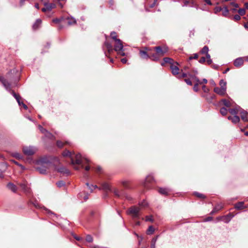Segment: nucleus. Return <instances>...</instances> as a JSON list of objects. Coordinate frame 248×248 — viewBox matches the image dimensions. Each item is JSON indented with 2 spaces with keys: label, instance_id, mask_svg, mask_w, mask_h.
<instances>
[{
  "label": "nucleus",
  "instance_id": "obj_1",
  "mask_svg": "<svg viewBox=\"0 0 248 248\" xmlns=\"http://www.w3.org/2000/svg\"><path fill=\"white\" fill-rule=\"evenodd\" d=\"M152 51L155 50V53H150V59L154 61H158L160 58L163 56L168 51L167 47L164 46H155L151 48Z\"/></svg>",
  "mask_w": 248,
  "mask_h": 248
},
{
  "label": "nucleus",
  "instance_id": "obj_2",
  "mask_svg": "<svg viewBox=\"0 0 248 248\" xmlns=\"http://www.w3.org/2000/svg\"><path fill=\"white\" fill-rule=\"evenodd\" d=\"M219 85L220 87H215L214 91L218 95L223 96L226 93V82L222 79L219 82Z\"/></svg>",
  "mask_w": 248,
  "mask_h": 248
},
{
  "label": "nucleus",
  "instance_id": "obj_3",
  "mask_svg": "<svg viewBox=\"0 0 248 248\" xmlns=\"http://www.w3.org/2000/svg\"><path fill=\"white\" fill-rule=\"evenodd\" d=\"M178 63L175 62V63H172L170 65V68L171 70V72L174 75H177L178 78H187V74L185 73H180V69L177 66Z\"/></svg>",
  "mask_w": 248,
  "mask_h": 248
},
{
  "label": "nucleus",
  "instance_id": "obj_4",
  "mask_svg": "<svg viewBox=\"0 0 248 248\" xmlns=\"http://www.w3.org/2000/svg\"><path fill=\"white\" fill-rule=\"evenodd\" d=\"M140 208L138 207L133 206L129 209L127 213L133 217H137L140 215Z\"/></svg>",
  "mask_w": 248,
  "mask_h": 248
},
{
  "label": "nucleus",
  "instance_id": "obj_5",
  "mask_svg": "<svg viewBox=\"0 0 248 248\" xmlns=\"http://www.w3.org/2000/svg\"><path fill=\"white\" fill-rule=\"evenodd\" d=\"M150 51H152L151 48L148 47L144 48V50H140V54L141 58L143 59H148L149 58L150 59V54H148V52Z\"/></svg>",
  "mask_w": 248,
  "mask_h": 248
},
{
  "label": "nucleus",
  "instance_id": "obj_6",
  "mask_svg": "<svg viewBox=\"0 0 248 248\" xmlns=\"http://www.w3.org/2000/svg\"><path fill=\"white\" fill-rule=\"evenodd\" d=\"M23 151L25 155H31L35 153L36 150L32 147L26 146L23 148Z\"/></svg>",
  "mask_w": 248,
  "mask_h": 248
},
{
  "label": "nucleus",
  "instance_id": "obj_7",
  "mask_svg": "<svg viewBox=\"0 0 248 248\" xmlns=\"http://www.w3.org/2000/svg\"><path fill=\"white\" fill-rule=\"evenodd\" d=\"M81 156L80 154H77L75 156V160L71 157V163L73 165H80L82 163L81 159Z\"/></svg>",
  "mask_w": 248,
  "mask_h": 248
},
{
  "label": "nucleus",
  "instance_id": "obj_8",
  "mask_svg": "<svg viewBox=\"0 0 248 248\" xmlns=\"http://www.w3.org/2000/svg\"><path fill=\"white\" fill-rule=\"evenodd\" d=\"M208 47L207 46H205L201 50V53L202 54H205L206 58L207 59V62L208 64H211L212 62L211 59H210V56L208 53Z\"/></svg>",
  "mask_w": 248,
  "mask_h": 248
},
{
  "label": "nucleus",
  "instance_id": "obj_9",
  "mask_svg": "<svg viewBox=\"0 0 248 248\" xmlns=\"http://www.w3.org/2000/svg\"><path fill=\"white\" fill-rule=\"evenodd\" d=\"M123 48V45L120 39L115 41L114 49L116 51H121Z\"/></svg>",
  "mask_w": 248,
  "mask_h": 248
},
{
  "label": "nucleus",
  "instance_id": "obj_10",
  "mask_svg": "<svg viewBox=\"0 0 248 248\" xmlns=\"http://www.w3.org/2000/svg\"><path fill=\"white\" fill-rule=\"evenodd\" d=\"M220 104H223L226 107L230 108L234 106V103L232 100H229L226 99H222L220 101Z\"/></svg>",
  "mask_w": 248,
  "mask_h": 248
},
{
  "label": "nucleus",
  "instance_id": "obj_11",
  "mask_svg": "<svg viewBox=\"0 0 248 248\" xmlns=\"http://www.w3.org/2000/svg\"><path fill=\"white\" fill-rule=\"evenodd\" d=\"M244 59L248 61V57L239 58L234 61V65L236 67L241 66L244 62Z\"/></svg>",
  "mask_w": 248,
  "mask_h": 248
},
{
  "label": "nucleus",
  "instance_id": "obj_12",
  "mask_svg": "<svg viewBox=\"0 0 248 248\" xmlns=\"http://www.w3.org/2000/svg\"><path fill=\"white\" fill-rule=\"evenodd\" d=\"M45 7L43 8L42 10L44 12H46V11H50L52 9H54L56 7V5L54 3H46L45 4Z\"/></svg>",
  "mask_w": 248,
  "mask_h": 248
},
{
  "label": "nucleus",
  "instance_id": "obj_13",
  "mask_svg": "<svg viewBox=\"0 0 248 248\" xmlns=\"http://www.w3.org/2000/svg\"><path fill=\"white\" fill-rule=\"evenodd\" d=\"M39 128L41 132L42 133H44L46 137H48V138L50 139H52L53 137V136L51 133L47 131L42 126L39 125Z\"/></svg>",
  "mask_w": 248,
  "mask_h": 248
},
{
  "label": "nucleus",
  "instance_id": "obj_14",
  "mask_svg": "<svg viewBox=\"0 0 248 248\" xmlns=\"http://www.w3.org/2000/svg\"><path fill=\"white\" fill-rule=\"evenodd\" d=\"M12 93H13V96L15 97L16 101H17L18 105L19 106L22 105L25 109H27V106L25 104H24L23 102H21L20 101V97L19 95L16 94L14 92H12Z\"/></svg>",
  "mask_w": 248,
  "mask_h": 248
},
{
  "label": "nucleus",
  "instance_id": "obj_15",
  "mask_svg": "<svg viewBox=\"0 0 248 248\" xmlns=\"http://www.w3.org/2000/svg\"><path fill=\"white\" fill-rule=\"evenodd\" d=\"M65 23H66L68 25H73L76 23V20L71 17H67V18L64 19Z\"/></svg>",
  "mask_w": 248,
  "mask_h": 248
},
{
  "label": "nucleus",
  "instance_id": "obj_16",
  "mask_svg": "<svg viewBox=\"0 0 248 248\" xmlns=\"http://www.w3.org/2000/svg\"><path fill=\"white\" fill-rule=\"evenodd\" d=\"M47 165V163H45L42 167H37V170L42 174H45L46 172V166Z\"/></svg>",
  "mask_w": 248,
  "mask_h": 248
},
{
  "label": "nucleus",
  "instance_id": "obj_17",
  "mask_svg": "<svg viewBox=\"0 0 248 248\" xmlns=\"http://www.w3.org/2000/svg\"><path fill=\"white\" fill-rule=\"evenodd\" d=\"M163 61H164V62L161 63V65L162 66H164L165 63H170V65H171V64L173 63V60L169 57L164 58L163 59Z\"/></svg>",
  "mask_w": 248,
  "mask_h": 248
},
{
  "label": "nucleus",
  "instance_id": "obj_18",
  "mask_svg": "<svg viewBox=\"0 0 248 248\" xmlns=\"http://www.w3.org/2000/svg\"><path fill=\"white\" fill-rule=\"evenodd\" d=\"M228 119L232 120V122L234 124L238 123L240 121L239 117L236 115H234L233 117L230 116L228 117Z\"/></svg>",
  "mask_w": 248,
  "mask_h": 248
},
{
  "label": "nucleus",
  "instance_id": "obj_19",
  "mask_svg": "<svg viewBox=\"0 0 248 248\" xmlns=\"http://www.w3.org/2000/svg\"><path fill=\"white\" fill-rule=\"evenodd\" d=\"M58 171L63 174H69V170L64 167H60L57 169Z\"/></svg>",
  "mask_w": 248,
  "mask_h": 248
},
{
  "label": "nucleus",
  "instance_id": "obj_20",
  "mask_svg": "<svg viewBox=\"0 0 248 248\" xmlns=\"http://www.w3.org/2000/svg\"><path fill=\"white\" fill-rule=\"evenodd\" d=\"M235 208L237 209L241 210L245 208L243 202H239L235 205Z\"/></svg>",
  "mask_w": 248,
  "mask_h": 248
},
{
  "label": "nucleus",
  "instance_id": "obj_21",
  "mask_svg": "<svg viewBox=\"0 0 248 248\" xmlns=\"http://www.w3.org/2000/svg\"><path fill=\"white\" fill-rule=\"evenodd\" d=\"M101 188L105 190H110V186L107 183H104L102 184Z\"/></svg>",
  "mask_w": 248,
  "mask_h": 248
},
{
  "label": "nucleus",
  "instance_id": "obj_22",
  "mask_svg": "<svg viewBox=\"0 0 248 248\" xmlns=\"http://www.w3.org/2000/svg\"><path fill=\"white\" fill-rule=\"evenodd\" d=\"M188 76L190 77V78L192 79L194 82H195L196 81H198L200 83V84H202V82H201L199 79V78L197 77H196L195 75H193L191 74H188Z\"/></svg>",
  "mask_w": 248,
  "mask_h": 248
},
{
  "label": "nucleus",
  "instance_id": "obj_23",
  "mask_svg": "<svg viewBox=\"0 0 248 248\" xmlns=\"http://www.w3.org/2000/svg\"><path fill=\"white\" fill-rule=\"evenodd\" d=\"M8 188L13 192H16V186L12 183H9L7 185Z\"/></svg>",
  "mask_w": 248,
  "mask_h": 248
},
{
  "label": "nucleus",
  "instance_id": "obj_24",
  "mask_svg": "<svg viewBox=\"0 0 248 248\" xmlns=\"http://www.w3.org/2000/svg\"><path fill=\"white\" fill-rule=\"evenodd\" d=\"M239 109L240 108L239 107H236L234 108L230 109L229 111L232 114L235 115L238 113Z\"/></svg>",
  "mask_w": 248,
  "mask_h": 248
},
{
  "label": "nucleus",
  "instance_id": "obj_25",
  "mask_svg": "<svg viewBox=\"0 0 248 248\" xmlns=\"http://www.w3.org/2000/svg\"><path fill=\"white\" fill-rule=\"evenodd\" d=\"M1 81L3 85V86L5 87L6 90L10 89V84L4 78H1Z\"/></svg>",
  "mask_w": 248,
  "mask_h": 248
},
{
  "label": "nucleus",
  "instance_id": "obj_26",
  "mask_svg": "<svg viewBox=\"0 0 248 248\" xmlns=\"http://www.w3.org/2000/svg\"><path fill=\"white\" fill-rule=\"evenodd\" d=\"M160 193L164 195H166L169 193V190L167 188H160L158 190Z\"/></svg>",
  "mask_w": 248,
  "mask_h": 248
},
{
  "label": "nucleus",
  "instance_id": "obj_27",
  "mask_svg": "<svg viewBox=\"0 0 248 248\" xmlns=\"http://www.w3.org/2000/svg\"><path fill=\"white\" fill-rule=\"evenodd\" d=\"M41 23V20L40 19H37L33 25V29H34V30L37 29L39 27Z\"/></svg>",
  "mask_w": 248,
  "mask_h": 248
},
{
  "label": "nucleus",
  "instance_id": "obj_28",
  "mask_svg": "<svg viewBox=\"0 0 248 248\" xmlns=\"http://www.w3.org/2000/svg\"><path fill=\"white\" fill-rule=\"evenodd\" d=\"M188 76V78H186L185 79V81L186 82V83L187 84V85H192V81H191V80L192 79L190 78V77L188 76V74L187 75V76Z\"/></svg>",
  "mask_w": 248,
  "mask_h": 248
},
{
  "label": "nucleus",
  "instance_id": "obj_29",
  "mask_svg": "<svg viewBox=\"0 0 248 248\" xmlns=\"http://www.w3.org/2000/svg\"><path fill=\"white\" fill-rule=\"evenodd\" d=\"M65 144H68V142L65 141V143H63L60 140L57 141V145L60 148L62 147Z\"/></svg>",
  "mask_w": 248,
  "mask_h": 248
},
{
  "label": "nucleus",
  "instance_id": "obj_30",
  "mask_svg": "<svg viewBox=\"0 0 248 248\" xmlns=\"http://www.w3.org/2000/svg\"><path fill=\"white\" fill-rule=\"evenodd\" d=\"M154 228L152 226H150L147 231V234L149 235L152 234L154 233Z\"/></svg>",
  "mask_w": 248,
  "mask_h": 248
},
{
  "label": "nucleus",
  "instance_id": "obj_31",
  "mask_svg": "<svg viewBox=\"0 0 248 248\" xmlns=\"http://www.w3.org/2000/svg\"><path fill=\"white\" fill-rule=\"evenodd\" d=\"M221 11L222 12V14L224 16H227L229 13V10H228L227 8L226 7H224L222 8Z\"/></svg>",
  "mask_w": 248,
  "mask_h": 248
},
{
  "label": "nucleus",
  "instance_id": "obj_32",
  "mask_svg": "<svg viewBox=\"0 0 248 248\" xmlns=\"http://www.w3.org/2000/svg\"><path fill=\"white\" fill-rule=\"evenodd\" d=\"M105 44L108 52H110L112 50V47L110 44L106 42Z\"/></svg>",
  "mask_w": 248,
  "mask_h": 248
},
{
  "label": "nucleus",
  "instance_id": "obj_33",
  "mask_svg": "<svg viewBox=\"0 0 248 248\" xmlns=\"http://www.w3.org/2000/svg\"><path fill=\"white\" fill-rule=\"evenodd\" d=\"M232 217L233 216L231 215H228L226 217H223V220L225 222H228L231 219V218H232Z\"/></svg>",
  "mask_w": 248,
  "mask_h": 248
},
{
  "label": "nucleus",
  "instance_id": "obj_34",
  "mask_svg": "<svg viewBox=\"0 0 248 248\" xmlns=\"http://www.w3.org/2000/svg\"><path fill=\"white\" fill-rule=\"evenodd\" d=\"M63 156H70L71 158L72 157L71 153L69 151H64L62 154Z\"/></svg>",
  "mask_w": 248,
  "mask_h": 248
},
{
  "label": "nucleus",
  "instance_id": "obj_35",
  "mask_svg": "<svg viewBox=\"0 0 248 248\" xmlns=\"http://www.w3.org/2000/svg\"><path fill=\"white\" fill-rule=\"evenodd\" d=\"M227 109L225 108H222L220 110V112L222 115H226L227 113Z\"/></svg>",
  "mask_w": 248,
  "mask_h": 248
},
{
  "label": "nucleus",
  "instance_id": "obj_36",
  "mask_svg": "<svg viewBox=\"0 0 248 248\" xmlns=\"http://www.w3.org/2000/svg\"><path fill=\"white\" fill-rule=\"evenodd\" d=\"M247 116V113L243 111L241 113V117L242 120L244 121H247V119L246 118Z\"/></svg>",
  "mask_w": 248,
  "mask_h": 248
},
{
  "label": "nucleus",
  "instance_id": "obj_37",
  "mask_svg": "<svg viewBox=\"0 0 248 248\" xmlns=\"http://www.w3.org/2000/svg\"><path fill=\"white\" fill-rule=\"evenodd\" d=\"M110 36L111 38L114 40V41L118 39L117 38L116 33L115 32H111Z\"/></svg>",
  "mask_w": 248,
  "mask_h": 248
},
{
  "label": "nucleus",
  "instance_id": "obj_38",
  "mask_svg": "<svg viewBox=\"0 0 248 248\" xmlns=\"http://www.w3.org/2000/svg\"><path fill=\"white\" fill-rule=\"evenodd\" d=\"M193 90L196 92H197L199 91V83H195L194 84V85L193 87Z\"/></svg>",
  "mask_w": 248,
  "mask_h": 248
},
{
  "label": "nucleus",
  "instance_id": "obj_39",
  "mask_svg": "<svg viewBox=\"0 0 248 248\" xmlns=\"http://www.w3.org/2000/svg\"><path fill=\"white\" fill-rule=\"evenodd\" d=\"M238 12L239 14V15L241 16H243V15H245L246 13L245 9H240L238 11Z\"/></svg>",
  "mask_w": 248,
  "mask_h": 248
},
{
  "label": "nucleus",
  "instance_id": "obj_40",
  "mask_svg": "<svg viewBox=\"0 0 248 248\" xmlns=\"http://www.w3.org/2000/svg\"><path fill=\"white\" fill-rule=\"evenodd\" d=\"M87 186L89 187V188L91 190V192H93V189H95L96 188H97V186L95 185V186H93L92 185L91 186L89 185V184L87 183Z\"/></svg>",
  "mask_w": 248,
  "mask_h": 248
},
{
  "label": "nucleus",
  "instance_id": "obj_41",
  "mask_svg": "<svg viewBox=\"0 0 248 248\" xmlns=\"http://www.w3.org/2000/svg\"><path fill=\"white\" fill-rule=\"evenodd\" d=\"M13 156L14 157H15L16 158H18L19 159L22 158V156L19 153H14L13 154Z\"/></svg>",
  "mask_w": 248,
  "mask_h": 248
},
{
  "label": "nucleus",
  "instance_id": "obj_42",
  "mask_svg": "<svg viewBox=\"0 0 248 248\" xmlns=\"http://www.w3.org/2000/svg\"><path fill=\"white\" fill-rule=\"evenodd\" d=\"M86 240L88 242H92L93 241V238L91 235H87L86 237Z\"/></svg>",
  "mask_w": 248,
  "mask_h": 248
},
{
  "label": "nucleus",
  "instance_id": "obj_43",
  "mask_svg": "<svg viewBox=\"0 0 248 248\" xmlns=\"http://www.w3.org/2000/svg\"><path fill=\"white\" fill-rule=\"evenodd\" d=\"M207 61V59L206 58V57H202L200 60H199V62L200 63H203L205 61Z\"/></svg>",
  "mask_w": 248,
  "mask_h": 248
},
{
  "label": "nucleus",
  "instance_id": "obj_44",
  "mask_svg": "<svg viewBox=\"0 0 248 248\" xmlns=\"http://www.w3.org/2000/svg\"><path fill=\"white\" fill-rule=\"evenodd\" d=\"M202 89L204 93H208L209 89L205 85L202 86Z\"/></svg>",
  "mask_w": 248,
  "mask_h": 248
},
{
  "label": "nucleus",
  "instance_id": "obj_45",
  "mask_svg": "<svg viewBox=\"0 0 248 248\" xmlns=\"http://www.w3.org/2000/svg\"><path fill=\"white\" fill-rule=\"evenodd\" d=\"M197 197L200 198H204V196L202 195V194H200L197 192L195 193L194 194Z\"/></svg>",
  "mask_w": 248,
  "mask_h": 248
},
{
  "label": "nucleus",
  "instance_id": "obj_46",
  "mask_svg": "<svg viewBox=\"0 0 248 248\" xmlns=\"http://www.w3.org/2000/svg\"><path fill=\"white\" fill-rule=\"evenodd\" d=\"M240 18H241V17H240V16L238 15H235L233 17V19L235 21H238V20H240Z\"/></svg>",
  "mask_w": 248,
  "mask_h": 248
},
{
  "label": "nucleus",
  "instance_id": "obj_47",
  "mask_svg": "<svg viewBox=\"0 0 248 248\" xmlns=\"http://www.w3.org/2000/svg\"><path fill=\"white\" fill-rule=\"evenodd\" d=\"M64 20V18H62L61 19L56 18L53 20V22L55 23H58L60 22L61 20Z\"/></svg>",
  "mask_w": 248,
  "mask_h": 248
},
{
  "label": "nucleus",
  "instance_id": "obj_48",
  "mask_svg": "<svg viewBox=\"0 0 248 248\" xmlns=\"http://www.w3.org/2000/svg\"><path fill=\"white\" fill-rule=\"evenodd\" d=\"M57 185L58 187H62L64 186V183L62 181L59 182L57 183Z\"/></svg>",
  "mask_w": 248,
  "mask_h": 248
},
{
  "label": "nucleus",
  "instance_id": "obj_49",
  "mask_svg": "<svg viewBox=\"0 0 248 248\" xmlns=\"http://www.w3.org/2000/svg\"><path fill=\"white\" fill-rule=\"evenodd\" d=\"M153 220L152 217L151 216H148L146 217V221H152Z\"/></svg>",
  "mask_w": 248,
  "mask_h": 248
},
{
  "label": "nucleus",
  "instance_id": "obj_50",
  "mask_svg": "<svg viewBox=\"0 0 248 248\" xmlns=\"http://www.w3.org/2000/svg\"><path fill=\"white\" fill-rule=\"evenodd\" d=\"M222 208V206L221 204L220 205H217L216 207H215V209L217 210H220V209H221Z\"/></svg>",
  "mask_w": 248,
  "mask_h": 248
},
{
  "label": "nucleus",
  "instance_id": "obj_51",
  "mask_svg": "<svg viewBox=\"0 0 248 248\" xmlns=\"http://www.w3.org/2000/svg\"><path fill=\"white\" fill-rule=\"evenodd\" d=\"M157 237L153 238L151 241V244H155L157 240Z\"/></svg>",
  "mask_w": 248,
  "mask_h": 248
},
{
  "label": "nucleus",
  "instance_id": "obj_52",
  "mask_svg": "<svg viewBox=\"0 0 248 248\" xmlns=\"http://www.w3.org/2000/svg\"><path fill=\"white\" fill-rule=\"evenodd\" d=\"M59 2V5L62 8L63 7V4L61 2L62 1H65V0H57Z\"/></svg>",
  "mask_w": 248,
  "mask_h": 248
},
{
  "label": "nucleus",
  "instance_id": "obj_53",
  "mask_svg": "<svg viewBox=\"0 0 248 248\" xmlns=\"http://www.w3.org/2000/svg\"><path fill=\"white\" fill-rule=\"evenodd\" d=\"M198 58V54H195L194 55V57H190L189 58V59H193H193H197Z\"/></svg>",
  "mask_w": 248,
  "mask_h": 248
},
{
  "label": "nucleus",
  "instance_id": "obj_54",
  "mask_svg": "<svg viewBox=\"0 0 248 248\" xmlns=\"http://www.w3.org/2000/svg\"><path fill=\"white\" fill-rule=\"evenodd\" d=\"M121 61L123 63H125L127 62V60L125 58H123L121 60Z\"/></svg>",
  "mask_w": 248,
  "mask_h": 248
},
{
  "label": "nucleus",
  "instance_id": "obj_55",
  "mask_svg": "<svg viewBox=\"0 0 248 248\" xmlns=\"http://www.w3.org/2000/svg\"><path fill=\"white\" fill-rule=\"evenodd\" d=\"M231 5L233 6H234V7L235 8H237L238 7V5L236 3H231Z\"/></svg>",
  "mask_w": 248,
  "mask_h": 248
},
{
  "label": "nucleus",
  "instance_id": "obj_56",
  "mask_svg": "<svg viewBox=\"0 0 248 248\" xmlns=\"http://www.w3.org/2000/svg\"><path fill=\"white\" fill-rule=\"evenodd\" d=\"M205 2L207 4L209 5H212V3L210 1V0H205Z\"/></svg>",
  "mask_w": 248,
  "mask_h": 248
},
{
  "label": "nucleus",
  "instance_id": "obj_57",
  "mask_svg": "<svg viewBox=\"0 0 248 248\" xmlns=\"http://www.w3.org/2000/svg\"><path fill=\"white\" fill-rule=\"evenodd\" d=\"M202 83H207V80L205 78H204L202 79Z\"/></svg>",
  "mask_w": 248,
  "mask_h": 248
},
{
  "label": "nucleus",
  "instance_id": "obj_58",
  "mask_svg": "<svg viewBox=\"0 0 248 248\" xmlns=\"http://www.w3.org/2000/svg\"><path fill=\"white\" fill-rule=\"evenodd\" d=\"M245 9H248V2L245 3Z\"/></svg>",
  "mask_w": 248,
  "mask_h": 248
},
{
  "label": "nucleus",
  "instance_id": "obj_59",
  "mask_svg": "<svg viewBox=\"0 0 248 248\" xmlns=\"http://www.w3.org/2000/svg\"><path fill=\"white\" fill-rule=\"evenodd\" d=\"M35 6V7L36 9H38L39 8V4H38V3H36V4H35V6Z\"/></svg>",
  "mask_w": 248,
  "mask_h": 248
},
{
  "label": "nucleus",
  "instance_id": "obj_60",
  "mask_svg": "<svg viewBox=\"0 0 248 248\" xmlns=\"http://www.w3.org/2000/svg\"><path fill=\"white\" fill-rule=\"evenodd\" d=\"M90 168L89 166H87L85 167V169L86 170L88 171L90 170Z\"/></svg>",
  "mask_w": 248,
  "mask_h": 248
},
{
  "label": "nucleus",
  "instance_id": "obj_61",
  "mask_svg": "<svg viewBox=\"0 0 248 248\" xmlns=\"http://www.w3.org/2000/svg\"><path fill=\"white\" fill-rule=\"evenodd\" d=\"M155 244H151V248H155Z\"/></svg>",
  "mask_w": 248,
  "mask_h": 248
},
{
  "label": "nucleus",
  "instance_id": "obj_62",
  "mask_svg": "<svg viewBox=\"0 0 248 248\" xmlns=\"http://www.w3.org/2000/svg\"><path fill=\"white\" fill-rule=\"evenodd\" d=\"M221 9H222V8L217 7L216 8V11L218 12V11H221Z\"/></svg>",
  "mask_w": 248,
  "mask_h": 248
},
{
  "label": "nucleus",
  "instance_id": "obj_63",
  "mask_svg": "<svg viewBox=\"0 0 248 248\" xmlns=\"http://www.w3.org/2000/svg\"><path fill=\"white\" fill-rule=\"evenodd\" d=\"M119 51L120 52L119 53L120 54H121L122 56H124L125 55V53L124 52H121L120 51Z\"/></svg>",
  "mask_w": 248,
  "mask_h": 248
},
{
  "label": "nucleus",
  "instance_id": "obj_64",
  "mask_svg": "<svg viewBox=\"0 0 248 248\" xmlns=\"http://www.w3.org/2000/svg\"><path fill=\"white\" fill-rule=\"evenodd\" d=\"M244 27L246 29H248V23H246L245 25H244Z\"/></svg>",
  "mask_w": 248,
  "mask_h": 248
}]
</instances>
